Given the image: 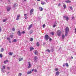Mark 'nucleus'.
<instances>
[{
	"mask_svg": "<svg viewBox=\"0 0 76 76\" xmlns=\"http://www.w3.org/2000/svg\"><path fill=\"white\" fill-rule=\"evenodd\" d=\"M69 8H70L71 10H73V7H70Z\"/></svg>",
	"mask_w": 76,
	"mask_h": 76,
	"instance_id": "58836bf2",
	"label": "nucleus"
},
{
	"mask_svg": "<svg viewBox=\"0 0 76 76\" xmlns=\"http://www.w3.org/2000/svg\"><path fill=\"white\" fill-rule=\"evenodd\" d=\"M20 15H17V18L16 19V20H19V18L20 17Z\"/></svg>",
	"mask_w": 76,
	"mask_h": 76,
	"instance_id": "1a4fd4ad",
	"label": "nucleus"
},
{
	"mask_svg": "<svg viewBox=\"0 0 76 76\" xmlns=\"http://www.w3.org/2000/svg\"><path fill=\"white\" fill-rule=\"evenodd\" d=\"M59 74H60V72L58 71L57 72H56V76H58V75H59Z\"/></svg>",
	"mask_w": 76,
	"mask_h": 76,
	"instance_id": "4468645a",
	"label": "nucleus"
},
{
	"mask_svg": "<svg viewBox=\"0 0 76 76\" xmlns=\"http://www.w3.org/2000/svg\"><path fill=\"white\" fill-rule=\"evenodd\" d=\"M65 35L66 37H67V34L68 32L69 31V27H66L65 28Z\"/></svg>",
	"mask_w": 76,
	"mask_h": 76,
	"instance_id": "f257e3e1",
	"label": "nucleus"
},
{
	"mask_svg": "<svg viewBox=\"0 0 76 76\" xmlns=\"http://www.w3.org/2000/svg\"><path fill=\"white\" fill-rule=\"evenodd\" d=\"M12 31H15V28H12Z\"/></svg>",
	"mask_w": 76,
	"mask_h": 76,
	"instance_id": "7c9ffc66",
	"label": "nucleus"
},
{
	"mask_svg": "<svg viewBox=\"0 0 76 76\" xmlns=\"http://www.w3.org/2000/svg\"><path fill=\"white\" fill-rule=\"evenodd\" d=\"M58 36H60L61 34V31L60 30H58L56 32Z\"/></svg>",
	"mask_w": 76,
	"mask_h": 76,
	"instance_id": "f03ea898",
	"label": "nucleus"
},
{
	"mask_svg": "<svg viewBox=\"0 0 76 76\" xmlns=\"http://www.w3.org/2000/svg\"><path fill=\"white\" fill-rule=\"evenodd\" d=\"M47 51L49 52V53H50V50L49 49L47 50Z\"/></svg>",
	"mask_w": 76,
	"mask_h": 76,
	"instance_id": "a18cd8bd",
	"label": "nucleus"
},
{
	"mask_svg": "<svg viewBox=\"0 0 76 76\" xmlns=\"http://www.w3.org/2000/svg\"><path fill=\"white\" fill-rule=\"evenodd\" d=\"M41 4L42 5H44V4H45V2L42 1L41 2Z\"/></svg>",
	"mask_w": 76,
	"mask_h": 76,
	"instance_id": "f3484780",
	"label": "nucleus"
},
{
	"mask_svg": "<svg viewBox=\"0 0 76 76\" xmlns=\"http://www.w3.org/2000/svg\"><path fill=\"white\" fill-rule=\"evenodd\" d=\"M60 6H61V4L60 3H59L58 5V7H60Z\"/></svg>",
	"mask_w": 76,
	"mask_h": 76,
	"instance_id": "ea45409f",
	"label": "nucleus"
},
{
	"mask_svg": "<svg viewBox=\"0 0 76 76\" xmlns=\"http://www.w3.org/2000/svg\"><path fill=\"white\" fill-rule=\"evenodd\" d=\"M74 18H75V17H72V19H74Z\"/></svg>",
	"mask_w": 76,
	"mask_h": 76,
	"instance_id": "603ef678",
	"label": "nucleus"
},
{
	"mask_svg": "<svg viewBox=\"0 0 76 76\" xmlns=\"http://www.w3.org/2000/svg\"><path fill=\"white\" fill-rule=\"evenodd\" d=\"M36 45L37 46V47H39V46L40 45L39 43V42H37L36 44Z\"/></svg>",
	"mask_w": 76,
	"mask_h": 76,
	"instance_id": "a211bd4d",
	"label": "nucleus"
},
{
	"mask_svg": "<svg viewBox=\"0 0 76 76\" xmlns=\"http://www.w3.org/2000/svg\"><path fill=\"white\" fill-rule=\"evenodd\" d=\"M4 51V49L3 48H1V52H3Z\"/></svg>",
	"mask_w": 76,
	"mask_h": 76,
	"instance_id": "c85d7f7f",
	"label": "nucleus"
},
{
	"mask_svg": "<svg viewBox=\"0 0 76 76\" xmlns=\"http://www.w3.org/2000/svg\"><path fill=\"white\" fill-rule=\"evenodd\" d=\"M32 73V71H30L27 72V75H29V74H31Z\"/></svg>",
	"mask_w": 76,
	"mask_h": 76,
	"instance_id": "6ab92c4d",
	"label": "nucleus"
},
{
	"mask_svg": "<svg viewBox=\"0 0 76 76\" xmlns=\"http://www.w3.org/2000/svg\"><path fill=\"white\" fill-rule=\"evenodd\" d=\"M30 51H32L33 50H34V48H33V47L31 46L30 48Z\"/></svg>",
	"mask_w": 76,
	"mask_h": 76,
	"instance_id": "9d476101",
	"label": "nucleus"
},
{
	"mask_svg": "<svg viewBox=\"0 0 76 76\" xmlns=\"http://www.w3.org/2000/svg\"><path fill=\"white\" fill-rule=\"evenodd\" d=\"M9 42H10V43H11V41L10 40H9Z\"/></svg>",
	"mask_w": 76,
	"mask_h": 76,
	"instance_id": "6e6d98bb",
	"label": "nucleus"
},
{
	"mask_svg": "<svg viewBox=\"0 0 76 76\" xmlns=\"http://www.w3.org/2000/svg\"><path fill=\"white\" fill-rule=\"evenodd\" d=\"M51 40H52V39H51V38H49V41H51Z\"/></svg>",
	"mask_w": 76,
	"mask_h": 76,
	"instance_id": "3c124183",
	"label": "nucleus"
},
{
	"mask_svg": "<svg viewBox=\"0 0 76 76\" xmlns=\"http://www.w3.org/2000/svg\"><path fill=\"white\" fill-rule=\"evenodd\" d=\"M50 34L52 35H54V33L53 32H50Z\"/></svg>",
	"mask_w": 76,
	"mask_h": 76,
	"instance_id": "4be33fe9",
	"label": "nucleus"
},
{
	"mask_svg": "<svg viewBox=\"0 0 76 76\" xmlns=\"http://www.w3.org/2000/svg\"><path fill=\"white\" fill-rule=\"evenodd\" d=\"M35 54H38V51L37 50H35V52H34Z\"/></svg>",
	"mask_w": 76,
	"mask_h": 76,
	"instance_id": "b1692460",
	"label": "nucleus"
},
{
	"mask_svg": "<svg viewBox=\"0 0 76 76\" xmlns=\"http://www.w3.org/2000/svg\"><path fill=\"white\" fill-rule=\"evenodd\" d=\"M38 59V57L36 56H35L34 57V62H35L36 63V62H37V59Z\"/></svg>",
	"mask_w": 76,
	"mask_h": 76,
	"instance_id": "20e7f679",
	"label": "nucleus"
},
{
	"mask_svg": "<svg viewBox=\"0 0 76 76\" xmlns=\"http://www.w3.org/2000/svg\"><path fill=\"white\" fill-rule=\"evenodd\" d=\"M7 69H8V70H10V67H7Z\"/></svg>",
	"mask_w": 76,
	"mask_h": 76,
	"instance_id": "864d4df0",
	"label": "nucleus"
},
{
	"mask_svg": "<svg viewBox=\"0 0 76 76\" xmlns=\"http://www.w3.org/2000/svg\"><path fill=\"white\" fill-rule=\"evenodd\" d=\"M8 1H9V2H10V1L9 0Z\"/></svg>",
	"mask_w": 76,
	"mask_h": 76,
	"instance_id": "69168bd1",
	"label": "nucleus"
},
{
	"mask_svg": "<svg viewBox=\"0 0 76 76\" xmlns=\"http://www.w3.org/2000/svg\"><path fill=\"white\" fill-rule=\"evenodd\" d=\"M33 40H34V39H33V38H30V41H33Z\"/></svg>",
	"mask_w": 76,
	"mask_h": 76,
	"instance_id": "473e14b6",
	"label": "nucleus"
},
{
	"mask_svg": "<svg viewBox=\"0 0 76 76\" xmlns=\"http://www.w3.org/2000/svg\"><path fill=\"white\" fill-rule=\"evenodd\" d=\"M23 60V58H19V61H22Z\"/></svg>",
	"mask_w": 76,
	"mask_h": 76,
	"instance_id": "412c9836",
	"label": "nucleus"
},
{
	"mask_svg": "<svg viewBox=\"0 0 76 76\" xmlns=\"http://www.w3.org/2000/svg\"><path fill=\"white\" fill-rule=\"evenodd\" d=\"M34 72H37V70L35 69L34 70Z\"/></svg>",
	"mask_w": 76,
	"mask_h": 76,
	"instance_id": "de8ad7c7",
	"label": "nucleus"
},
{
	"mask_svg": "<svg viewBox=\"0 0 76 76\" xmlns=\"http://www.w3.org/2000/svg\"><path fill=\"white\" fill-rule=\"evenodd\" d=\"M63 17L64 18H65V19H66V21H68V20H69V17H67L66 16H63Z\"/></svg>",
	"mask_w": 76,
	"mask_h": 76,
	"instance_id": "6e6552de",
	"label": "nucleus"
},
{
	"mask_svg": "<svg viewBox=\"0 0 76 76\" xmlns=\"http://www.w3.org/2000/svg\"><path fill=\"white\" fill-rule=\"evenodd\" d=\"M75 32H76V28L75 29Z\"/></svg>",
	"mask_w": 76,
	"mask_h": 76,
	"instance_id": "4d7b16f0",
	"label": "nucleus"
},
{
	"mask_svg": "<svg viewBox=\"0 0 76 76\" xmlns=\"http://www.w3.org/2000/svg\"><path fill=\"white\" fill-rule=\"evenodd\" d=\"M56 25H54L53 26V28H55L56 27Z\"/></svg>",
	"mask_w": 76,
	"mask_h": 76,
	"instance_id": "09e8293b",
	"label": "nucleus"
},
{
	"mask_svg": "<svg viewBox=\"0 0 76 76\" xmlns=\"http://www.w3.org/2000/svg\"><path fill=\"white\" fill-rule=\"evenodd\" d=\"M45 39L46 41H47L49 39V36L47 35H45Z\"/></svg>",
	"mask_w": 76,
	"mask_h": 76,
	"instance_id": "7ed1b4c3",
	"label": "nucleus"
},
{
	"mask_svg": "<svg viewBox=\"0 0 76 76\" xmlns=\"http://www.w3.org/2000/svg\"><path fill=\"white\" fill-rule=\"evenodd\" d=\"M65 37L64 35H62V39H64Z\"/></svg>",
	"mask_w": 76,
	"mask_h": 76,
	"instance_id": "c9c22d12",
	"label": "nucleus"
},
{
	"mask_svg": "<svg viewBox=\"0 0 76 76\" xmlns=\"http://www.w3.org/2000/svg\"><path fill=\"white\" fill-rule=\"evenodd\" d=\"M27 14H24V16L26 18V17H27Z\"/></svg>",
	"mask_w": 76,
	"mask_h": 76,
	"instance_id": "2f4dec72",
	"label": "nucleus"
},
{
	"mask_svg": "<svg viewBox=\"0 0 76 76\" xmlns=\"http://www.w3.org/2000/svg\"><path fill=\"white\" fill-rule=\"evenodd\" d=\"M26 1V0H24L25 1Z\"/></svg>",
	"mask_w": 76,
	"mask_h": 76,
	"instance_id": "0e129e2a",
	"label": "nucleus"
},
{
	"mask_svg": "<svg viewBox=\"0 0 76 76\" xmlns=\"http://www.w3.org/2000/svg\"><path fill=\"white\" fill-rule=\"evenodd\" d=\"M63 7H64V9H66V4H64Z\"/></svg>",
	"mask_w": 76,
	"mask_h": 76,
	"instance_id": "bb28decb",
	"label": "nucleus"
},
{
	"mask_svg": "<svg viewBox=\"0 0 76 76\" xmlns=\"http://www.w3.org/2000/svg\"><path fill=\"white\" fill-rule=\"evenodd\" d=\"M17 34L18 36L20 37L21 36V32H20V30L18 31L17 32Z\"/></svg>",
	"mask_w": 76,
	"mask_h": 76,
	"instance_id": "423d86ee",
	"label": "nucleus"
},
{
	"mask_svg": "<svg viewBox=\"0 0 76 76\" xmlns=\"http://www.w3.org/2000/svg\"><path fill=\"white\" fill-rule=\"evenodd\" d=\"M39 9L40 10V11H42V10H43V8H42V7H39Z\"/></svg>",
	"mask_w": 76,
	"mask_h": 76,
	"instance_id": "aec40b11",
	"label": "nucleus"
},
{
	"mask_svg": "<svg viewBox=\"0 0 76 76\" xmlns=\"http://www.w3.org/2000/svg\"><path fill=\"white\" fill-rule=\"evenodd\" d=\"M16 39H14L13 41H12V42H16L17 41Z\"/></svg>",
	"mask_w": 76,
	"mask_h": 76,
	"instance_id": "c756f323",
	"label": "nucleus"
},
{
	"mask_svg": "<svg viewBox=\"0 0 76 76\" xmlns=\"http://www.w3.org/2000/svg\"><path fill=\"white\" fill-rule=\"evenodd\" d=\"M45 25L44 24L43 25V28H45Z\"/></svg>",
	"mask_w": 76,
	"mask_h": 76,
	"instance_id": "c03bdc74",
	"label": "nucleus"
},
{
	"mask_svg": "<svg viewBox=\"0 0 76 76\" xmlns=\"http://www.w3.org/2000/svg\"><path fill=\"white\" fill-rule=\"evenodd\" d=\"M22 34H25V32L24 31H23L22 32H21Z\"/></svg>",
	"mask_w": 76,
	"mask_h": 76,
	"instance_id": "49530a36",
	"label": "nucleus"
},
{
	"mask_svg": "<svg viewBox=\"0 0 76 76\" xmlns=\"http://www.w3.org/2000/svg\"><path fill=\"white\" fill-rule=\"evenodd\" d=\"M0 57L1 58H2V57H3V54L2 53L0 54Z\"/></svg>",
	"mask_w": 76,
	"mask_h": 76,
	"instance_id": "cd10ccee",
	"label": "nucleus"
},
{
	"mask_svg": "<svg viewBox=\"0 0 76 76\" xmlns=\"http://www.w3.org/2000/svg\"><path fill=\"white\" fill-rule=\"evenodd\" d=\"M5 61H6V62H8L9 61L8 60H6Z\"/></svg>",
	"mask_w": 76,
	"mask_h": 76,
	"instance_id": "5fc2aeb1",
	"label": "nucleus"
},
{
	"mask_svg": "<svg viewBox=\"0 0 76 76\" xmlns=\"http://www.w3.org/2000/svg\"><path fill=\"white\" fill-rule=\"evenodd\" d=\"M66 66L67 67H69V65L68 64V63H66Z\"/></svg>",
	"mask_w": 76,
	"mask_h": 76,
	"instance_id": "4c0bfd02",
	"label": "nucleus"
},
{
	"mask_svg": "<svg viewBox=\"0 0 76 76\" xmlns=\"http://www.w3.org/2000/svg\"><path fill=\"white\" fill-rule=\"evenodd\" d=\"M33 30H31L30 31H29V34L30 35H31V34H32V33H33Z\"/></svg>",
	"mask_w": 76,
	"mask_h": 76,
	"instance_id": "9b49d317",
	"label": "nucleus"
},
{
	"mask_svg": "<svg viewBox=\"0 0 76 76\" xmlns=\"http://www.w3.org/2000/svg\"><path fill=\"white\" fill-rule=\"evenodd\" d=\"M9 54L10 55V56H12V54H13V52H10L9 53Z\"/></svg>",
	"mask_w": 76,
	"mask_h": 76,
	"instance_id": "5701e85b",
	"label": "nucleus"
},
{
	"mask_svg": "<svg viewBox=\"0 0 76 76\" xmlns=\"http://www.w3.org/2000/svg\"><path fill=\"white\" fill-rule=\"evenodd\" d=\"M27 19V17L25 18V19Z\"/></svg>",
	"mask_w": 76,
	"mask_h": 76,
	"instance_id": "680f3d73",
	"label": "nucleus"
},
{
	"mask_svg": "<svg viewBox=\"0 0 76 76\" xmlns=\"http://www.w3.org/2000/svg\"><path fill=\"white\" fill-rule=\"evenodd\" d=\"M54 0V1H56V0Z\"/></svg>",
	"mask_w": 76,
	"mask_h": 76,
	"instance_id": "774afa93",
	"label": "nucleus"
},
{
	"mask_svg": "<svg viewBox=\"0 0 76 76\" xmlns=\"http://www.w3.org/2000/svg\"><path fill=\"white\" fill-rule=\"evenodd\" d=\"M10 7H7V11L8 12H9V11H10Z\"/></svg>",
	"mask_w": 76,
	"mask_h": 76,
	"instance_id": "dca6fc26",
	"label": "nucleus"
},
{
	"mask_svg": "<svg viewBox=\"0 0 76 76\" xmlns=\"http://www.w3.org/2000/svg\"><path fill=\"white\" fill-rule=\"evenodd\" d=\"M7 20V19H4L3 20V22H6V20Z\"/></svg>",
	"mask_w": 76,
	"mask_h": 76,
	"instance_id": "393cba45",
	"label": "nucleus"
},
{
	"mask_svg": "<svg viewBox=\"0 0 76 76\" xmlns=\"http://www.w3.org/2000/svg\"><path fill=\"white\" fill-rule=\"evenodd\" d=\"M21 75H22V73H19V75H18V76H21Z\"/></svg>",
	"mask_w": 76,
	"mask_h": 76,
	"instance_id": "a19ab883",
	"label": "nucleus"
},
{
	"mask_svg": "<svg viewBox=\"0 0 76 76\" xmlns=\"http://www.w3.org/2000/svg\"><path fill=\"white\" fill-rule=\"evenodd\" d=\"M71 58H72V59H73V57L71 56Z\"/></svg>",
	"mask_w": 76,
	"mask_h": 76,
	"instance_id": "13d9d810",
	"label": "nucleus"
},
{
	"mask_svg": "<svg viewBox=\"0 0 76 76\" xmlns=\"http://www.w3.org/2000/svg\"><path fill=\"white\" fill-rule=\"evenodd\" d=\"M45 1H46V2H47V0H45Z\"/></svg>",
	"mask_w": 76,
	"mask_h": 76,
	"instance_id": "e2e57ef3",
	"label": "nucleus"
},
{
	"mask_svg": "<svg viewBox=\"0 0 76 76\" xmlns=\"http://www.w3.org/2000/svg\"><path fill=\"white\" fill-rule=\"evenodd\" d=\"M32 24H31L29 27H28V30H29V29H31V28H32Z\"/></svg>",
	"mask_w": 76,
	"mask_h": 76,
	"instance_id": "f8f14e48",
	"label": "nucleus"
},
{
	"mask_svg": "<svg viewBox=\"0 0 76 76\" xmlns=\"http://www.w3.org/2000/svg\"><path fill=\"white\" fill-rule=\"evenodd\" d=\"M28 66L27 68L28 69H29L31 67V62H28Z\"/></svg>",
	"mask_w": 76,
	"mask_h": 76,
	"instance_id": "0eeeda50",
	"label": "nucleus"
},
{
	"mask_svg": "<svg viewBox=\"0 0 76 76\" xmlns=\"http://www.w3.org/2000/svg\"><path fill=\"white\" fill-rule=\"evenodd\" d=\"M65 2L66 3H71V1L69 0L66 1Z\"/></svg>",
	"mask_w": 76,
	"mask_h": 76,
	"instance_id": "2eb2a0df",
	"label": "nucleus"
},
{
	"mask_svg": "<svg viewBox=\"0 0 76 76\" xmlns=\"http://www.w3.org/2000/svg\"><path fill=\"white\" fill-rule=\"evenodd\" d=\"M34 9H32L30 10V15H32L33 13V12H34Z\"/></svg>",
	"mask_w": 76,
	"mask_h": 76,
	"instance_id": "39448f33",
	"label": "nucleus"
},
{
	"mask_svg": "<svg viewBox=\"0 0 76 76\" xmlns=\"http://www.w3.org/2000/svg\"><path fill=\"white\" fill-rule=\"evenodd\" d=\"M3 68H2L1 69V71H3V70H4V69H6V68H5V66H3Z\"/></svg>",
	"mask_w": 76,
	"mask_h": 76,
	"instance_id": "ddd939ff",
	"label": "nucleus"
},
{
	"mask_svg": "<svg viewBox=\"0 0 76 76\" xmlns=\"http://www.w3.org/2000/svg\"><path fill=\"white\" fill-rule=\"evenodd\" d=\"M12 34H13V33H12Z\"/></svg>",
	"mask_w": 76,
	"mask_h": 76,
	"instance_id": "338daca9",
	"label": "nucleus"
},
{
	"mask_svg": "<svg viewBox=\"0 0 76 76\" xmlns=\"http://www.w3.org/2000/svg\"><path fill=\"white\" fill-rule=\"evenodd\" d=\"M14 7H16V3H15L14 4Z\"/></svg>",
	"mask_w": 76,
	"mask_h": 76,
	"instance_id": "79ce46f5",
	"label": "nucleus"
},
{
	"mask_svg": "<svg viewBox=\"0 0 76 76\" xmlns=\"http://www.w3.org/2000/svg\"><path fill=\"white\" fill-rule=\"evenodd\" d=\"M1 32V27H0V32Z\"/></svg>",
	"mask_w": 76,
	"mask_h": 76,
	"instance_id": "37998d69",
	"label": "nucleus"
},
{
	"mask_svg": "<svg viewBox=\"0 0 76 76\" xmlns=\"http://www.w3.org/2000/svg\"><path fill=\"white\" fill-rule=\"evenodd\" d=\"M66 64L64 63L63 64V66L64 67L65 66H66Z\"/></svg>",
	"mask_w": 76,
	"mask_h": 76,
	"instance_id": "f704fd0d",
	"label": "nucleus"
},
{
	"mask_svg": "<svg viewBox=\"0 0 76 76\" xmlns=\"http://www.w3.org/2000/svg\"><path fill=\"white\" fill-rule=\"evenodd\" d=\"M58 68H55V70L56 71H58Z\"/></svg>",
	"mask_w": 76,
	"mask_h": 76,
	"instance_id": "72a5a7b5",
	"label": "nucleus"
},
{
	"mask_svg": "<svg viewBox=\"0 0 76 76\" xmlns=\"http://www.w3.org/2000/svg\"><path fill=\"white\" fill-rule=\"evenodd\" d=\"M7 40H8V41H10V38L8 37L7 38Z\"/></svg>",
	"mask_w": 76,
	"mask_h": 76,
	"instance_id": "e433bc0d",
	"label": "nucleus"
},
{
	"mask_svg": "<svg viewBox=\"0 0 76 76\" xmlns=\"http://www.w3.org/2000/svg\"><path fill=\"white\" fill-rule=\"evenodd\" d=\"M31 71H32V72H33V71H34V69H33Z\"/></svg>",
	"mask_w": 76,
	"mask_h": 76,
	"instance_id": "052dcab7",
	"label": "nucleus"
},
{
	"mask_svg": "<svg viewBox=\"0 0 76 76\" xmlns=\"http://www.w3.org/2000/svg\"><path fill=\"white\" fill-rule=\"evenodd\" d=\"M38 1H39L41 0H37Z\"/></svg>",
	"mask_w": 76,
	"mask_h": 76,
	"instance_id": "bf43d9fd",
	"label": "nucleus"
},
{
	"mask_svg": "<svg viewBox=\"0 0 76 76\" xmlns=\"http://www.w3.org/2000/svg\"><path fill=\"white\" fill-rule=\"evenodd\" d=\"M10 37L11 38H12L13 37V35L12 34H11L10 35Z\"/></svg>",
	"mask_w": 76,
	"mask_h": 76,
	"instance_id": "a878e982",
	"label": "nucleus"
},
{
	"mask_svg": "<svg viewBox=\"0 0 76 76\" xmlns=\"http://www.w3.org/2000/svg\"><path fill=\"white\" fill-rule=\"evenodd\" d=\"M4 64H6V61H4Z\"/></svg>",
	"mask_w": 76,
	"mask_h": 76,
	"instance_id": "8fccbe9b",
	"label": "nucleus"
}]
</instances>
